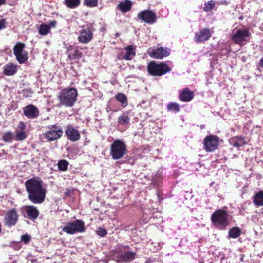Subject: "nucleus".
Returning <instances> with one entry per match:
<instances>
[{
	"instance_id": "1",
	"label": "nucleus",
	"mask_w": 263,
	"mask_h": 263,
	"mask_svg": "<svg viewBox=\"0 0 263 263\" xmlns=\"http://www.w3.org/2000/svg\"><path fill=\"white\" fill-rule=\"evenodd\" d=\"M28 199L34 204H42L46 198V189L43 187V181L39 177H34L25 183Z\"/></svg>"
},
{
	"instance_id": "2",
	"label": "nucleus",
	"mask_w": 263,
	"mask_h": 263,
	"mask_svg": "<svg viewBox=\"0 0 263 263\" xmlns=\"http://www.w3.org/2000/svg\"><path fill=\"white\" fill-rule=\"evenodd\" d=\"M135 251L129 249L128 246L119 245L115 250L113 257L118 263H129L136 257Z\"/></svg>"
},
{
	"instance_id": "3",
	"label": "nucleus",
	"mask_w": 263,
	"mask_h": 263,
	"mask_svg": "<svg viewBox=\"0 0 263 263\" xmlns=\"http://www.w3.org/2000/svg\"><path fill=\"white\" fill-rule=\"evenodd\" d=\"M78 96L77 90L73 88H65L58 95L59 106L71 107L76 103Z\"/></svg>"
},
{
	"instance_id": "4",
	"label": "nucleus",
	"mask_w": 263,
	"mask_h": 263,
	"mask_svg": "<svg viewBox=\"0 0 263 263\" xmlns=\"http://www.w3.org/2000/svg\"><path fill=\"white\" fill-rule=\"evenodd\" d=\"M228 213L223 210H218L211 216V220L214 225L219 229H225L229 223Z\"/></svg>"
},
{
	"instance_id": "5",
	"label": "nucleus",
	"mask_w": 263,
	"mask_h": 263,
	"mask_svg": "<svg viewBox=\"0 0 263 263\" xmlns=\"http://www.w3.org/2000/svg\"><path fill=\"white\" fill-rule=\"evenodd\" d=\"M126 145L121 140H115L110 146V155L114 160L122 158L126 154Z\"/></svg>"
},
{
	"instance_id": "6",
	"label": "nucleus",
	"mask_w": 263,
	"mask_h": 263,
	"mask_svg": "<svg viewBox=\"0 0 263 263\" xmlns=\"http://www.w3.org/2000/svg\"><path fill=\"white\" fill-rule=\"evenodd\" d=\"M171 69L164 63L157 64L155 62H150L147 66V71L152 76H160L171 71Z\"/></svg>"
},
{
	"instance_id": "7",
	"label": "nucleus",
	"mask_w": 263,
	"mask_h": 263,
	"mask_svg": "<svg viewBox=\"0 0 263 263\" xmlns=\"http://www.w3.org/2000/svg\"><path fill=\"white\" fill-rule=\"evenodd\" d=\"M85 229L84 222L81 220L77 219L66 223L62 230L67 234L72 235L77 233L83 232Z\"/></svg>"
},
{
	"instance_id": "8",
	"label": "nucleus",
	"mask_w": 263,
	"mask_h": 263,
	"mask_svg": "<svg viewBox=\"0 0 263 263\" xmlns=\"http://www.w3.org/2000/svg\"><path fill=\"white\" fill-rule=\"evenodd\" d=\"M49 130L45 134V138L49 141H53L60 139L63 134V128L59 125L54 124L48 127Z\"/></svg>"
},
{
	"instance_id": "9",
	"label": "nucleus",
	"mask_w": 263,
	"mask_h": 263,
	"mask_svg": "<svg viewBox=\"0 0 263 263\" xmlns=\"http://www.w3.org/2000/svg\"><path fill=\"white\" fill-rule=\"evenodd\" d=\"M251 33L248 29H239L233 32L232 40L235 43L241 44L249 41Z\"/></svg>"
},
{
	"instance_id": "10",
	"label": "nucleus",
	"mask_w": 263,
	"mask_h": 263,
	"mask_svg": "<svg viewBox=\"0 0 263 263\" xmlns=\"http://www.w3.org/2000/svg\"><path fill=\"white\" fill-rule=\"evenodd\" d=\"M219 138L215 135L206 136L203 141L204 149L208 152H212L218 148Z\"/></svg>"
},
{
	"instance_id": "11",
	"label": "nucleus",
	"mask_w": 263,
	"mask_h": 263,
	"mask_svg": "<svg viewBox=\"0 0 263 263\" xmlns=\"http://www.w3.org/2000/svg\"><path fill=\"white\" fill-rule=\"evenodd\" d=\"M138 17L141 22L149 25L153 24L157 22V15L153 10L148 9L140 11L138 14Z\"/></svg>"
},
{
	"instance_id": "12",
	"label": "nucleus",
	"mask_w": 263,
	"mask_h": 263,
	"mask_svg": "<svg viewBox=\"0 0 263 263\" xmlns=\"http://www.w3.org/2000/svg\"><path fill=\"white\" fill-rule=\"evenodd\" d=\"M79 35L78 37V41L83 44H87L92 39L93 33L91 28L88 26H82L79 30Z\"/></svg>"
},
{
	"instance_id": "13",
	"label": "nucleus",
	"mask_w": 263,
	"mask_h": 263,
	"mask_svg": "<svg viewBox=\"0 0 263 263\" xmlns=\"http://www.w3.org/2000/svg\"><path fill=\"white\" fill-rule=\"evenodd\" d=\"M18 215L15 209H11L7 212L4 217L5 224L8 227L14 226L17 222Z\"/></svg>"
},
{
	"instance_id": "14",
	"label": "nucleus",
	"mask_w": 263,
	"mask_h": 263,
	"mask_svg": "<svg viewBox=\"0 0 263 263\" xmlns=\"http://www.w3.org/2000/svg\"><path fill=\"white\" fill-rule=\"evenodd\" d=\"M65 132L68 139L72 142L78 141L80 139L79 131L72 125H67Z\"/></svg>"
},
{
	"instance_id": "15",
	"label": "nucleus",
	"mask_w": 263,
	"mask_h": 263,
	"mask_svg": "<svg viewBox=\"0 0 263 263\" xmlns=\"http://www.w3.org/2000/svg\"><path fill=\"white\" fill-rule=\"evenodd\" d=\"M25 217H28L29 219L34 220L37 218L39 215V211L33 205H26L22 208Z\"/></svg>"
},
{
	"instance_id": "16",
	"label": "nucleus",
	"mask_w": 263,
	"mask_h": 263,
	"mask_svg": "<svg viewBox=\"0 0 263 263\" xmlns=\"http://www.w3.org/2000/svg\"><path fill=\"white\" fill-rule=\"evenodd\" d=\"M149 55L153 58L161 59L163 57L168 56L170 53V49L163 47L152 49L148 52Z\"/></svg>"
},
{
	"instance_id": "17",
	"label": "nucleus",
	"mask_w": 263,
	"mask_h": 263,
	"mask_svg": "<svg viewBox=\"0 0 263 263\" xmlns=\"http://www.w3.org/2000/svg\"><path fill=\"white\" fill-rule=\"evenodd\" d=\"M211 35L210 29L203 28L195 33L194 40L197 43H201L208 40Z\"/></svg>"
},
{
	"instance_id": "18",
	"label": "nucleus",
	"mask_w": 263,
	"mask_h": 263,
	"mask_svg": "<svg viewBox=\"0 0 263 263\" xmlns=\"http://www.w3.org/2000/svg\"><path fill=\"white\" fill-rule=\"evenodd\" d=\"M25 116L28 119H34L38 117L39 111L38 108L33 105L30 104L23 108Z\"/></svg>"
},
{
	"instance_id": "19",
	"label": "nucleus",
	"mask_w": 263,
	"mask_h": 263,
	"mask_svg": "<svg viewBox=\"0 0 263 263\" xmlns=\"http://www.w3.org/2000/svg\"><path fill=\"white\" fill-rule=\"evenodd\" d=\"M194 93L193 91L189 88H185L180 93L179 99L183 102H189L194 98Z\"/></svg>"
},
{
	"instance_id": "20",
	"label": "nucleus",
	"mask_w": 263,
	"mask_h": 263,
	"mask_svg": "<svg viewBox=\"0 0 263 263\" xmlns=\"http://www.w3.org/2000/svg\"><path fill=\"white\" fill-rule=\"evenodd\" d=\"M229 143L231 145L237 148L247 144L245 138L239 136H236L230 139Z\"/></svg>"
},
{
	"instance_id": "21",
	"label": "nucleus",
	"mask_w": 263,
	"mask_h": 263,
	"mask_svg": "<svg viewBox=\"0 0 263 263\" xmlns=\"http://www.w3.org/2000/svg\"><path fill=\"white\" fill-rule=\"evenodd\" d=\"M132 6V3L130 0H124L117 6V8L122 13H126L130 10Z\"/></svg>"
},
{
	"instance_id": "22",
	"label": "nucleus",
	"mask_w": 263,
	"mask_h": 263,
	"mask_svg": "<svg viewBox=\"0 0 263 263\" xmlns=\"http://www.w3.org/2000/svg\"><path fill=\"white\" fill-rule=\"evenodd\" d=\"M17 70V66L13 64H8L4 67V73L8 76L14 75Z\"/></svg>"
},
{
	"instance_id": "23",
	"label": "nucleus",
	"mask_w": 263,
	"mask_h": 263,
	"mask_svg": "<svg viewBox=\"0 0 263 263\" xmlns=\"http://www.w3.org/2000/svg\"><path fill=\"white\" fill-rule=\"evenodd\" d=\"M126 53L123 55V59L126 60H130L135 56V48L132 45L128 46L125 48Z\"/></svg>"
},
{
	"instance_id": "24",
	"label": "nucleus",
	"mask_w": 263,
	"mask_h": 263,
	"mask_svg": "<svg viewBox=\"0 0 263 263\" xmlns=\"http://www.w3.org/2000/svg\"><path fill=\"white\" fill-rule=\"evenodd\" d=\"M253 202L257 206H263V190L255 194L253 198Z\"/></svg>"
},
{
	"instance_id": "25",
	"label": "nucleus",
	"mask_w": 263,
	"mask_h": 263,
	"mask_svg": "<svg viewBox=\"0 0 263 263\" xmlns=\"http://www.w3.org/2000/svg\"><path fill=\"white\" fill-rule=\"evenodd\" d=\"M115 98L121 103L123 107H125L127 105V99L124 94L118 93L115 96Z\"/></svg>"
},
{
	"instance_id": "26",
	"label": "nucleus",
	"mask_w": 263,
	"mask_h": 263,
	"mask_svg": "<svg viewBox=\"0 0 263 263\" xmlns=\"http://www.w3.org/2000/svg\"><path fill=\"white\" fill-rule=\"evenodd\" d=\"M64 4L70 9H74L80 4V0H64Z\"/></svg>"
},
{
	"instance_id": "27",
	"label": "nucleus",
	"mask_w": 263,
	"mask_h": 263,
	"mask_svg": "<svg viewBox=\"0 0 263 263\" xmlns=\"http://www.w3.org/2000/svg\"><path fill=\"white\" fill-rule=\"evenodd\" d=\"M118 122L121 125H126L129 124L130 118L124 113L118 118Z\"/></svg>"
},
{
	"instance_id": "28",
	"label": "nucleus",
	"mask_w": 263,
	"mask_h": 263,
	"mask_svg": "<svg viewBox=\"0 0 263 263\" xmlns=\"http://www.w3.org/2000/svg\"><path fill=\"white\" fill-rule=\"evenodd\" d=\"M50 31V26L48 25L42 24L39 29V32L41 35H46Z\"/></svg>"
},
{
	"instance_id": "29",
	"label": "nucleus",
	"mask_w": 263,
	"mask_h": 263,
	"mask_svg": "<svg viewBox=\"0 0 263 263\" xmlns=\"http://www.w3.org/2000/svg\"><path fill=\"white\" fill-rule=\"evenodd\" d=\"M17 62L20 64H23L28 59L27 53L24 52L21 53H18L15 55Z\"/></svg>"
},
{
	"instance_id": "30",
	"label": "nucleus",
	"mask_w": 263,
	"mask_h": 263,
	"mask_svg": "<svg viewBox=\"0 0 263 263\" xmlns=\"http://www.w3.org/2000/svg\"><path fill=\"white\" fill-rule=\"evenodd\" d=\"M229 234L231 238H237L240 234V230L237 227L233 228L229 231Z\"/></svg>"
},
{
	"instance_id": "31",
	"label": "nucleus",
	"mask_w": 263,
	"mask_h": 263,
	"mask_svg": "<svg viewBox=\"0 0 263 263\" xmlns=\"http://www.w3.org/2000/svg\"><path fill=\"white\" fill-rule=\"evenodd\" d=\"M167 109L168 111H173L175 112H178L180 110L179 105L175 102L169 103L167 105Z\"/></svg>"
},
{
	"instance_id": "32",
	"label": "nucleus",
	"mask_w": 263,
	"mask_h": 263,
	"mask_svg": "<svg viewBox=\"0 0 263 263\" xmlns=\"http://www.w3.org/2000/svg\"><path fill=\"white\" fill-rule=\"evenodd\" d=\"M14 138V134L11 132H7L3 134L2 139L6 142H11Z\"/></svg>"
},
{
	"instance_id": "33",
	"label": "nucleus",
	"mask_w": 263,
	"mask_h": 263,
	"mask_svg": "<svg viewBox=\"0 0 263 263\" xmlns=\"http://www.w3.org/2000/svg\"><path fill=\"white\" fill-rule=\"evenodd\" d=\"M25 45L23 43L16 44L13 48V53L14 55L24 52L23 50Z\"/></svg>"
},
{
	"instance_id": "34",
	"label": "nucleus",
	"mask_w": 263,
	"mask_h": 263,
	"mask_svg": "<svg viewBox=\"0 0 263 263\" xmlns=\"http://www.w3.org/2000/svg\"><path fill=\"white\" fill-rule=\"evenodd\" d=\"M15 137L16 141H23L27 138V135L25 132L17 130Z\"/></svg>"
},
{
	"instance_id": "35",
	"label": "nucleus",
	"mask_w": 263,
	"mask_h": 263,
	"mask_svg": "<svg viewBox=\"0 0 263 263\" xmlns=\"http://www.w3.org/2000/svg\"><path fill=\"white\" fill-rule=\"evenodd\" d=\"M68 162L65 160H60L58 163V168L62 171H65L67 170Z\"/></svg>"
},
{
	"instance_id": "36",
	"label": "nucleus",
	"mask_w": 263,
	"mask_h": 263,
	"mask_svg": "<svg viewBox=\"0 0 263 263\" xmlns=\"http://www.w3.org/2000/svg\"><path fill=\"white\" fill-rule=\"evenodd\" d=\"M215 5V2L211 0L208 3L204 4V7L203 8V11L205 12H209L211 10L213 9Z\"/></svg>"
},
{
	"instance_id": "37",
	"label": "nucleus",
	"mask_w": 263,
	"mask_h": 263,
	"mask_svg": "<svg viewBox=\"0 0 263 263\" xmlns=\"http://www.w3.org/2000/svg\"><path fill=\"white\" fill-rule=\"evenodd\" d=\"M81 55L80 51L76 50L73 53L69 54L68 58L70 60H79L81 58Z\"/></svg>"
},
{
	"instance_id": "38",
	"label": "nucleus",
	"mask_w": 263,
	"mask_h": 263,
	"mask_svg": "<svg viewBox=\"0 0 263 263\" xmlns=\"http://www.w3.org/2000/svg\"><path fill=\"white\" fill-rule=\"evenodd\" d=\"M85 4L88 7H95L97 5L98 0H85Z\"/></svg>"
},
{
	"instance_id": "39",
	"label": "nucleus",
	"mask_w": 263,
	"mask_h": 263,
	"mask_svg": "<svg viewBox=\"0 0 263 263\" xmlns=\"http://www.w3.org/2000/svg\"><path fill=\"white\" fill-rule=\"evenodd\" d=\"M97 234L101 237H104L107 234V231L105 229L99 227L97 230Z\"/></svg>"
},
{
	"instance_id": "40",
	"label": "nucleus",
	"mask_w": 263,
	"mask_h": 263,
	"mask_svg": "<svg viewBox=\"0 0 263 263\" xmlns=\"http://www.w3.org/2000/svg\"><path fill=\"white\" fill-rule=\"evenodd\" d=\"M30 237L27 234L23 235L21 237V240L23 241L25 243H28L30 241Z\"/></svg>"
},
{
	"instance_id": "41",
	"label": "nucleus",
	"mask_w": 263,
	"mask_h": 263,
	"mask_svg": "<svg viewBox=\"0 0 263 263\" xmlns=\"http://www.w3.org/2000/svg\"><path fill=\"white\" fill-rule=\"evenodd\" d=\"M18 128L20 130V131L25 132L26 126L23 122L20 121L18 124Z\"/></svg>"
},
{
	"instance_id": "42",
	"label": "nucleus",
	"mask_w": 263,
	"mask_h": 263,
	"mask_svg": "<svg viewBox=\"0 0 263 263\" xmlns=\"http://www.w3.org/2000/svg\"><path fill=\"white\" fill-rule=\"evenodd\" d=\"M32 91L29 89H24L23 90V95L25 97H30Z\"/></svg>"
},
{
	"instance_id": "43",
	"label": "nucleus",
	"mask_w": 263,
	"mask_h": 263,
	"mask_svg": "<svg viewBox=\"0 0 263 263\" xmlns=\"http://www.w3.org/2000/svg\"><path fill=\"white\" fill-rule=\"evenodd\" d=\"M7 22L5 19H1L0 20V30L6 27Z\"/></svg>"
},
{
	"instance_id": "44",
	"label": "nucleus",
	"mask_w": 263,
	"mask_h": 263,
	"mask_svg": "<svg viewBox=\"0 0 263 263\" xmlns=\"http://www.w3.org/2000/svg\"><path fill=\"white\" fill-rule=\"evenodd\" d=\"M56 24H57V22L55 21H52L49 23V25L48 26H50V29L51 27H54L55 26Z\"/></svg>"
},
{
	"instance_id": "45",
	"label": "nucleus",
	"mask_w": 263,
	"mask_h": 263,
	"mask_svg": "<svg viewBox=\"0 0 263 263\" xmlns=\"http://www.w3.org/2000/svg\"><path fill=\"white\" fill-rule=\"evenodd\" d=\"M259 65L263 68V57H262L258 62Z\"/></svg>"
},
{
	"instance_id": "46",
	"label": "nucleus",
	"mask_w": 263,
	"mask_h": 263,
	"mask_svg": "<svg viewBox=\"0 0 263 263\" xmlns=\"http://www.w3.org/2000/svg\"><path fill=\"white\" fill-rule=\"evenodd\" d=\"M6 3V0H0V6Z\"/></svg>"
},
{
	"instance_id": "47",
	"label": "nucleus",
	"mask_w": 263,
	"mask_h": 263,
	"mask_svg": "<svg viewBox=\"0 0 263 263\" xmlns=\"http://www.w3.org/2000/svg\"><path fill=\"white\" fill-rule=\"evenodd\" d=\"M200 263H203V262H200Z\"/></svg>"
}]
</instances>
